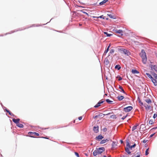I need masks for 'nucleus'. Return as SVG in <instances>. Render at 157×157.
<instances>
[{
	"instance_id": "f257e3e1",
	"label": "nucleus",
	"mask_w": 157,
	"mask_h": 157,
	"mask_svg": "<svg viewBox=\"0 0 157 157\" xmlns=\"http://www.w3.org/2000/svg\"><path fill=\"white\" fill-rule=\"evenodd\" d=\"M140 56L142 59V62L144 63H146L147 61V58L146 53L144 50H142Z\"/></svg>"
},
{
	"instance_id": "f03ea898",
	"label": "nucleus",
	"mask_w": 157,
	"mask_h": 157,
	"mask_svg": "<svg viewBox=\"0 0 157 157\" xmlns=\"http://www.w3.org/2000/svg\"><path fill=\"white\" fill-rule=\"evenodd\" d=\"M105 151V149L103 147H99L97 148L93 152V155L96 156L98 155L101 154L103 152Z\"/></svg>"
},
{
	"instance_id": "7ed1b4c3",
	"label": "nucleus",
	"mask_w": 157,
	"mask_h": 157,
	"mask_svg": "<svg viewBox=\"0 0 157 157\" xmlns=\"http://www.w3.org/2000/svg\"><path fill=\"white\" fill-rule=\"evenodd\" d=\"M118 51L121 53L124 54L127 56H129L131 55V52L128 50L123 48H120L118 49Z\"/></svg>"
},
{
	"instance_id": "20e7f679",
	"label": "nucleus",
	"mask_w": 157,
	"mask_h": 157,
	"mask_svg": "<svg viewBox=\"0 0 157 157\" xmlns=\"http://www.w3.org/2000/svg\"><path fill=\"white\" fill-rule=\"evenodd\" d=\"M114 32L119 37H121L123 35V32L122 30L116 29L115 30Z\"/></svg>"
},
{
	"instance_id": "39448f33",
	"label": "nucleus",
	"mask_w": 157,
	"mask_h": 157,
	"mask_svg": "<svg viewBox=\"0 0 157 157\" xmlns=\"http://www.w3.org/2000/svg\"><path fill=\"white\" fill-rule=\"evenodd\" d=\"M152 82L155 86L157 85V75L154 73L153 75Z\"/></svg>"
},
{
	"instance_id": "423d86ee",
	"label": "nucleus",
	"mask_w": 157,
	"mask_h": 157,
	"mask_svg": "<svg viewBox=\"0 0 157 157\" xmlns=\"http://www.w3.org/2000/svg\"><path fill=\"white\" fill-rule=\"evenodd\" d=\"M28 134L29 135H32L29 136L31 137L34 138L35 136H39V133L36 132H29Z\"/></svg>"
},
{
	"instance_id": "0eeeda50",
	"label": "nucleus",
	"mask_w": 157,
	"mask_h": 157,
	"mask_svg": "<svg viewBox=\"0 0 157 157\" xmlns=\"http://www.w3.org/2000/svg\"><path fill=\"white\" fill-rule=\"evenodd\" d=\"M151 104H147L146 103H144V106L146 110H149L151 109Z\"/></svg>"
},
{
	"instance_id": "6e6552de",
	"label": "nucleus",
	"mask_w": 157,
	"mask_h": 157,
	"mask_svg": "<svg viewBox=\"0 0 157 157\" xmlns=\"http://www.w3.org/2000/svg\"><path fill=\"white\" fill-rule=\"evenodd\" d=\"M132 109V107L131 106H128L127 107L124 108V110L126 112H129Z\"/></svg>"
},
{
	"instance_id": "1a4fd4ad",
	"label": "nucleus",
	"mask_w": 157,
	"mask_h": 157,
	"mask_svg": "<svg viewBox=\"0 0 157 157\" xmlns=\"http://www.w3.org/2000/svg\"><path fill=\"white\" fill-rule=\"evenodd\" d=\"M104 102V101H102L101 100L100 101H99L98 103L96 105L94 106V107L95 108H97V107H98L99 106H100L101 105V104H102V103H103Z\"/></svg>"
},
{
	"instance_id": "9d476101",
	"label": "nucleus",
	"mask_w": 157,
	"mask_h": 157,
	"mask_svg": "<svg viewBox=\"0 0 157 157\" xmlns=\"http://www.w3.org/2000/svg\"><path fill=\"white\" fill-rule=\"evenodd\" d=\"M144 101L148 104H151L152 101L151 99L148 98H146L144 99Z\"/></svg>"
},
{
	"instance_id": "9b49d317",
	"label": "nucleus",
	"mask_w": 157,
	"mask_h": 157,
	"mask_svg": "<svg viewBox=\"0 0 157 157\" xmlns=\"http://www.w3.org/2000/svg\"><path fill=\"white\" fill-rule=\"evenodd\" d=\"M151 68L152 70H155L156 72H157V66L151 65Z\"/></svg>"
},
{
	"instance_id": "f8f14e48",
	"label": "nucleus",
	"mask_w": 157,
	"mask_h": 157,
	"mask_svg": "<svg viewBox=\"0 0 157 157\" xmlns=\"http://www.w3.org/2000/svg\"><path fill=\"white\" fill-rule=\"evenodd\" d=\"M103 138V137L101 135H100L96 137V139L100 140Z\"/></svg>"
},
{
	"instance_id": "ddd939ff",
	"label": "nucleus",
	"mask_w": 157,
	"mask_h": 157,
	"mask_svg": "<svg viewBox=\"0 0 157 157\" xmlns=\"http://www.w3.org/2000/svg\"><path fill=\"white\" fill-rule=\"evenodd\" d=\"M93 130L94 132L96 133L98 132V126L96 127L94 126L93 128Z\"/></svg>"
},
{
	"instance_id": "4468645a",
	"label": "nucleus",
	"mask_w": 157,
	"mask_h": 157,
	"mask_svg": "<svg viewBox=\"0 0 157 157\" xmlns=\"http://www.w3.org/2000/svg\"><path fill=\"white\" fill-rule=\"evenodd\" d=\"M12 120L14 123L16 124H17L18 123H19L20 119L19 118L17 119L13 118Z\"/></svg>"
},
{
	"instance_id": "2eb2a0df",
	"label": "nucleus",
	"mask_w": 157,
	"mask_h": 157,
	"mask_svg": "<svg viewBox=\"0 0 157 157\" xmlns=\"http://www.w3.org/2000/svg\"><path fill=\"white\" fill-rule=\"evenodd\" d=\"M126 146L128 147V148L129 149H132V146H130L129 144V143L128 141H127L126 142Z\"/></svg>"
},
{
	"instance_id": "dca6fc26",
	"label": "nucleus",
	"mask_w": 157,
	"mask_h": 157,
	"mask_svg": "<svg viewBox=\"0 0 157 157\" xmlns=\"http://www.w3.org/2000/svg\"><path fill=\"white\" fill-rule=\"evenodd\" d=\"M131 72L133 74H137L139 73L138 71L135 69H132Z\"/></svg>"
},
{
	"instance_id": "f3484780",
	"label": "nucleus",
	"mask_w": 157,
	"mask_h": 157,
	"mask_svg": "<svg viewBox=\"0 0 157 157\" xmlns=\"http://www.w3.org/2000/svg\"><path fill=\"white\" fill-rule=\"evenodd\" d=\"M117 98L119 101H121L124 99V97L123 96H119L117 97Z\"/></svg>"
},
{
	"instance_id": "a211bd4d",
	"label": "nucleus",
	"mask_w": 157,
	"mask_h": 157,
	"mask_svg": "<svg viewBox=\"0 0 157 157\" xmlns=\"http://www.w3.org/2000/svg\"><path fill=\"white\" fill-rule=\"evenodd\" d=\"M109 141V140H108L107 139H106L105 140H103L100 142V144H104L106 142L108 141Z\"/></svg>"
},
{
	"instance_id": "6ab92c4d",
	"label": "nucleus",
	"mask_w": 157,
	"mask_h": 157,
	"mask_svg": "<svg viewBox=\"0 0 157 157\" xmlns=\"http://www.w3.org/2000/svg\"><path fill=\"white\" fill-rule=\"evenodd\" d=\"M107 15L110 17V18L113 19L115 18V16L112 14L108 13L107 14Z\"/></svg>"
},
{
	"instance_id": "aec40b11",
	"label": "nucleus",
	"mask_w": 157,
	"mask_h": 157,
	"mask_svg": "<svg viewBox=\"0 0 157 157\" xmlns=\"http://www.w3.org/2000/svg\"><path fill=\"white\" fill-rule=\"evenodd\" d=\"M125 150L126 152H127L128 153V154H131V152L130 151L129 149L126 146V147H125Z\"/></svg>"
},
{
	"instance_id": "412c9836",
	"label": "nucleus",
	"mask_w": 157,
	"mask_h": 157,
	"mask_svg": "<svg viewBox=\"0 0 157 157\" xmlns=\"http://www.w3.org/2000/svg\"><path fill=\"white\" fill-rule=\"evenodd\" d=\"M109 0H104L102 2H100V3H99V4L100 5H103L106 2H107Z\"/></svg>"
},
{
	"instance_id": "4be33fe9",
	"label": "nucleus",
	"mask_w": 157,
	"mask_h": 157,
	"mask_svg": "<svg viewBox=\"0 0 157 157\" xmlns=\"http://www.w3.org/2000/svg\"><path fill=\"white\" fill-rule=\"evenodd\" d=\"M6 111L7 112V113H9V114L11 116H14V114L13 113H12L10 111H9L8 110V109H6Z\"/></svg>"
},
{
	"instance_id": "5701e85b",
	"label": "nucleus",
	"mask_w": 157,
	"mask_h": 157,
	"mask_svg": "<svg viewBox=\"0 0 157 157\" xmlns=\"http://www.w3.org/2000/svg\"><path fill=\"white\" fill-rule=\"evenodd\" d=\"M146 74L147 75V77L149 78H151L152 81V79H153V77L151 76V75L149 74L146 73Z\"/></svg>"
},
{
	"instance_id": "b1692460",
	"label": "nucleus",
	"mask_w": 157,
	"mask_h": 157,
	"mask_svg": "<svg viewBox=\"0 0 157 157\" xmlns=\"http://www.w3.org/2000/svg\"><path fill=\"white\" fill-rule=\"evenodd\" d=\"M98 115V117L102 118L104 117V115H105V114H104L102 113H101Z\"/></svg>"
},
{
	"instance_id": "393cba45",
	"label": "nucleus",
	"mask_w": 157,
	"mask_h": 157,
	"mask_svg": "<svg viewBox=\"0 0 157 157\" xmlns=\"http://www.w3.org/2000/svg\"><path fill=\"white\" fill-rule=\"evenodd\" d=\"M17 126L20 128H22L24 127V125H23V124H20L19 123L17 124Z\"/></svg>"
},
{
	"instance_id": "a878e982",
	"label": "nucleus",
	"mask_w": 157,
	"mask_h": 157,
	"mask_svg": "<svg viewBox=\"0 0 157 157\" xmlns=\"http://www.w3.org/2000/svg\"><path fill=\"white\" fill-rule=\"evenodd\" d=\"M155 121V120H154L152 119L150 120L149 122V124H154Z\"/></svg>"
},
{
	"instance_id": "bb28decb",
	"label": "nucleus",
	"mask_w": 157,
	"mask_h": 157,
	"mask_svg": "<svg viewBox=\"0 0 157 157\" xmlns=\"http://www.w3.org/2000/svg\"><path fill=\"white\" fill-rule=\"evenodd\" d=\"M110 44H109V46H108V47L107 48V49L104 52V53H106L108 52V51H109V48H110Z\"/></svg>"
},
{
	"instance_id": "cd10ccee",
	"label": "nucleus",
	"mask_w": 157,
	"mask_h": 157,
	"mask_svg": "<svg viewBox=\"0 0 157 157\" xmlns=\"http://www.w3.org/2000/svg\"><path fill=\"white\" fill-rule=\"evenodd\" d=\"M110 118L113 119H116L117 118V117L116 115H113L110 116Z\"/></svg>"
},
{
	"instance_id": "c85d7f7f",
	"label": "nucleus",
	"mask_w": 157,
	"mask_h": 157,
	"mask_svg": "<svg viewBox=\"0 0 157 157\" xmlns=\"http://www.w3.org/2000/svg\"><path fill=\"white\" fill-rule=\"evenodd\" d=\"M115 68L116 69L117 68L118 70H119L121 68V67H120V65H116L115 66Z\"/></svg>"
},
{
	"instance_id": "c756f323",
	"label": "nucleus",
	"mask_w": 157,
	"mask_h": 157,
	"mask_svg": "<svg viewBox=\"0 0 157 157\" xmlns=\"http://www.w3.org/2000/svg\"><path fill=\"white\" fill-rule=\"evenodd\" d=\"M106 101L108 103L111 104V102H113V101H112L110 100L109 99H107L106 100Z\"/></svg>"
},
{
	"instance_id": "7c9ffc66",
	"label": "nucleus",
	"mask_w": 157,
	"mask_h": 157,
	"mask_svg": "<svg viewBox=\"0 0 157 157\" xmlns=\"http://www.w3.org/2000/svg\"><path fill=\"white\" fill-rule=\"evenodd\" d=\"M119 88L121 90L122 92L124 93H125V92L124 91L122 87L120 86Z\"/></svg>"
},
{
	"instance_id": "2f4dec72",
	"label": "nucleus",
	"mask_w": 157,
	"mask_h": 157,
	"mask_svg": "<svg viewBox=\"0 0 157 157\" xmlns=\"http://www.w3.org/2000/svg\"><path fill=\"white\" fill-rule=\"evenodd\" d=\"M104 33L106 34L107 36H110L111 35H112V34H109L107 32H104Z\"/></svg>"
},
{
	"instance_id": "473e14b6",
	"label": "nucleus",
	"mask_w": 157,
	"mask_h": 157,
	"mask_svg": "<svg viewBox=\"0 0 157 157\" xmlns=\"http://www.w3.org/2000/svg\"><path fill=\"white\" fill-rule=\"evenodd\" d=\"M149 148H147L146 150V151H145V155H147L149 154V152H148V151Z\"/></svg>"
},
{
	"instance_id": "72a5a7b5",
	"label": "nucleus",
	"mask_w": 157,
	"mask_h": 157,
	"mask_svg": "<svg viewBox=\"0 0 157 157\" xmlns=\"http://www.w3.org/2000/svg\"><path fill=\"white\" fill-rule=\"evenodd\" d=\"M144 124H141V125H140V129L141 128H142V129L144 130V128H145L144 127Z\"/></svg>"
},
{
	"instance_id": "f704fd0d",
	"label": "nucleus",
	"mask_w": 157,
	"mask_h": 157,
	"mask_svg": "<svg viewBox=\"0 0 157 157\" xmlns=\"http://www.w3.org/2000/svg\"><path fill=\"white\" fill-rule=\"evenodd\" d=\"M136 128L137 127L136 126H135V125L132 128V131H133L135 130L136 129Z\"/></svg>"
},
{
	"instance_id": "c9c22d12",
	"label": "nucleus",
	"mask_w": 157,
	"mask_h": 157,
	"mask_svg": "<svg viewBox=\"0 0 157 157\" xmlns=\"http://www.w3.org/2000/svg\"><path fill=\"white\" fill-rule=\"evenodd\" d=\"M114 52V50L113 49H111L110 51V53H113Z\"/></svg>"
},
{
	"instance_id": "e433bc0d",
	"label": "nucleus",
	"mask_w": 157,
	"mask_h": 157,
	"mask_svg": "<svg viewBox=\"0 0 157 157\" xmlns=\"http://www.w3.org/2000/svg\"><path fill=\"white\" fill-rule=\"evenodd\" d=\"M117 77L118 78V80L119 81H121L122 79V78L120 76Z\"/></svg>"
},
{
	"instance_id": "4c0bfd02",
	"label": "nucleus",
	"mask_w": 157,
	"mask_h": 157,
	"mask_svg": "<svg viewBox=\"0 0 157 157\" xmlns=\"http://www.w3.org/2000/svg\"><path fill=\"white\" fill-rule=\"evenodd\" d=\"M127 115L124 116L123 117L121 118V119L123 120H124L127 117Z\"/></svg>"
},
{
	"instance_id": "58836bf2",
	"label": "nucleus",
	"mask_w": 157,
	"mask_h": 157,
	"mask_svg": "<svg viewBox=\"0 0 157 157\" xmlns=\"http://www.w3.org/2000/svg\"><path fill=\"white\" fill-rule=\"evenodd\" d=\"M75 155H76V156L77 157H79V155L78 154V153H77L76 152H75Z\"/></svg>"
},
{
	"instance_id": "ea45409f",
	"label": "nucleus",
	"mask_w": 157,
	"mask_h": 157,
	"mask_svg": "<svg viewBox=\"0 0 157 157\" xmlns=\"http://www.w3.org/2000/svg\"><path fill=\"white\" fill-rule=\"evenodd\" d=\"M157 116V114L156 113H155L154 114V116H153V118H155V117H156Z\"/></svg>"
},
{
	"instance_id": "a19ab883",
	"label": "nucleus",
	"mask_w": 157,
	"mask_h": 157,
	"mask_svg": "<svg viewBox=\"0 0 157 157\" xmlns=\"http://www.w3.org/2000/svg\"><path fill=\"white\" fill-rule=\"evenodd\" d=\"M139 103L141 104V105L144 106V104L142 102L140 101H139Z\"/></svg>"
},
{
	"instance_id": "79ce46f5",
	"label": "nucleus",
	"mask_w": 157,
	"mask_h": 157,
	"mask_svg": "<svg viewBox=\"0 0 157 157\" xmlns=\"http://www.w3.org/2000/svg\"><path fill=\"white\" fill-rule=\"evenodd\" d=\"M103 130L104 132H105L107 130V129L105 128H103Z\"/></svg>"
},
{
	"instance_id": "37998d69",
	"label": "nucleus",
	"mask_w": 157,
	"mask_h": 157,
	"mask_svg": "<svg viewBox=\"0 0 157 157\" xmlns=\"http://www.w3.org/2000/svg\"><path fill=\"white\" fill-rule=\"evenodd\" d=\"M97 117H98V115H97L96 116H94L93 117V118H94V119H96V118H97Z\"/></svg>"
},
{
	"instance_id": "c03bdc74",
	"label": "nucleus",
	"mask_w": 157,
	"mask_h": 157,
	"mask_svg": "<svg viewBox=\"0 0 157 157\" xmlns=\"http://www.w3.org/2000/svg\"><path fill=\"white\" fill-rule=\"evenodd\" d=\"M82 119V117L81 116V117H79L78 118V119H79V120H81Z\"/></svg>"
},
{
	"instance_id": "a18cd8bd",
	"label": "nucleus",
	"mask_w": 157,
	"mask_h": 157,
	"mask_svg": "<svg viewBox=\"0 0 157 157\" xmlns=\"http://www.w3.org/2000/svg\"><path fill=\"white\" fill-rule=\"evenodd\" d=\"M81 11L83 13H85L86 14H88L86 12H84V11H83L82 10H81Z\"/></svg>"
},
{
	"instance_id": "49530a36",
	"label": "nucleus",
	"mask_w": 157,
	"mask_h": 157,
	"mask_svg": "<svg viewBox=\"0 0 157 157\" xmlns=\"http://www.w3.org/2000/svg\"><path fill=\"white\" fill-rule=\"evenodd\" d=\"M102 16H100V17H97V18H103V19H104V18H103V17H102Z\"/></svg>"
},
{
	"instance_id": "de8ad7c7",
	"label": "nucleus",
	"mask_w": 157,
	"mask_h": 157,
	"mask_svg": "<svg viewBox=\"0 0 157 157\" xmlns=\"http://www.w3.org/2000/svg\"><path fill=\"white\" fill-rule=\"evenodd\" d=\"M139 125V124H136V125H135V126H136V127L138 126Z\"/></svg>"
},
{
	"instance_id": "09e8293b",
	"label": "nucleus",
	"mask_w": 157,
	"mask_h": 157,
	"mask_svg": "<svg viewBox=\"0 0 157 157\" xmlns=\"http://www.w3.org/2000/svg\"><path fill=\"white\" fill-rule=\"evenodd\" d=\"M146 141H146V140H144L143 141V142L144 143H146Z\"/></svg>"
},
{
	"instance_id": "8fccbe9b",
	"label": "nucleus",
	"mask_w": 157,
	"mask_h": 157,
	"mask_svg": "<svg viewBox=\"0 0 157 157\" xmlns=\"http://www.w3.org/2000/svg\"><path fill=\"white\" fill-rule=\"evenodd\" d=\"M154 134H151V136H150V137H152L153 135Z\"/></svg>"
},
{
	"instance_id": "3c124183",
	"label": "nucleus",
	"mask_w": 157,
	"mask_h": 157,
	"mask_svg": "<svg viewBox=\"0 0 157 157\" xmlns=\"http://www.w3.org/2000/svg\"><path fill=\"white\" fill-rule=\"evenodd\" d=\"M133 146H134V147H135L136 146V144H134L133 145Z\"/></svg>"
},
{
	"instance_id": "603ef678",
	"label": "nucleus",
	"mask_w": 157,
	"mask_h": 157,
	"mask_svg": "<svg viewBox=\"0 0 157 157\" xmlns=\"http://www.w3.org/2000/svg\"><path fill=\"white\" fill-rule=\"evenodd\" d=\"M124 157H129L128 156H126L125 155L124 156Z\"/></svg>"
},
{
	"instance_id": "864d4df0",
	"label": "nucleus",
	"mask_w": 157,
	"mask_h": 157,
	"mask_svg": "<svg viewBox=\"0 0 157 157\" xmlns=\"http://www.w3.org/2000/svg\"><path fill=\"white\" fill-rule=\"evenodd\" d=\"M123 141L122 140H121V143H123Z\"/></svg>"
},
{
	"instance_id": "5fc2aeb1",
	"label": "nucleus",
	"mask_w": 157,
	"mask_h": 157,
	"mask_svg": "<svg viewBox=\"0 0 157 157\" xmlns=\"http://www.w3.org/2000/svg\"><path fill=\"white\" fill-rule=\"evenodd\" d=\"M103 157H107L106 155H104Z\"/></svg>"
},
{
	"instance_id": "6e6d98bb",
	"label": "nucleus",
	"mask_w": 157,
	"mask_h": 157,
	"mask_svg": "<svg viewBox=\"0 0 157 157\" xmlns=\"http://www.w3.org/2000/svg\"><path fill=\"white\" fill-rule=\"evenodd\" d=\"M132 146V147H134L133 145Z\"/></svg>"
},
{
	"instance_id": "4d7b16f0",
	"label": "nucleus",
	"mask_w": 157,
	"mask_h": 157,
	"mask_svg": "<svg viewBox=\"0 0 157 157\" xmlns=\"http://www.w3.org/2000/svg\"><path fill=\"white\" fill-rule=\"evenodd\" d=\"M120 116H122V114H120Z\"/></svg>"
},
{
	"instance_id": "13d9d810",
	"label": "nucleus",
	"mask_w": 157,
	"mask_h": 157,
	"mask_svg": "<svg viewBox=\"0 0 157 157\" xmlns=\"http://www.w3.org/2000/svg\"><path fill=\"white\" fill-rule=\"evenodd\" d=\"M43 138H45V139H48V138H46V137H43Z\"/></svg>"
},
{
	"instance_id": "bf43d9fd",
	"label": "nucleus",
	"mask_w": 157,
	"mask_h": 157,
	"mask_svg": "<svg viewBox=\"0 0 157 157\" xmlns=\"http://www.w3.org/2000/svg\"><path fill=\"white\" fill-rule=\"evenodd\" d=\"M156 57H157V53H156Z\"/></svg>"
},
{
	"instance_id": "052dcab7",
	"label": "nucleus",
	"mask_w": 157,
	"mask_h": 157,
	"mask_svg": "<svg viewBox=\"0 0 157 157\" xmlns=\"http://www.w3.org/2000/svg\"><path fill=\"white\" fill-rule=\"evenodd\" d=\"M155 128H157V127H156V128H154L153 129H155Z\"/></svg>"
},
{
	"instance_id": "680f3d73",
	"label": "nucleus",
	"mask_w": 157,
	"mask_h": 157,
	"mask_svg": "<svg viewBox=\"0 0 157 157\" xmlns=\"http://www.w3.org/2000/svg\"><path fill=\"white\" fill-rule=\"evenodd\" d=\"M108 157H111V156L110 155H109L108 156Z\"/></svg>"
},
{
	"instance_id": "e2e57ef3",
	"label": "nucleus",
	"mask_w": 157,
	"mask_h": 157,
	"mask_svg": "<svg viewBox=\"0 0 157 157\" xmlns=\"http://www.w3.org/2000/svg\"><path fill=\"white\" fill-rule=\"evenodd\" d=\"M79 25H81V24H79Z\"/></svg>"
}]
</instances>
